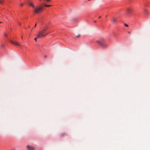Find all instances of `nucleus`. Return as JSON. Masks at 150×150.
Returning <instances> with one entry per match:
<instances>
[{
  "label": "nucleus",
  "instance_id": "20",
  "mask_svg": "<svg viewBox=\"0 0 150 150\" xmlns=\"http://www.w3.org/2000/svg\"><path fill=\"white\" fill-rule=\"evenodd\" d=\"M36 26V24H35V27Z\"/></svg>",
  "mask_w": 150,
  "mask_h": 150
},
{
  "label": "nucleus",
  "instance_id": "27",
  "mask_svg": "<svg viewBox=\"0 0 150 150\" xmlns=\"http://www.w3.org/2000/svg\"><path fill=\"white\" fill-rule=\"evenodd\" d=\"M89 1H90V0H88Z\"/></svg>",
  "mask_w": 150,
  "mask_h": 150
},
{
  "label": "nucleus",
  "instance_id": "5",
  "mask_svg": "<svg viewBox=\"0 0 150 150\" xmlns=\"http://www.w3.org/2000/svg\"><path fill=\"white\" fill-rule=\"evenodd\" d=\"M133 9L130 8H127L126 9V11L128 15H130L132 12Z\"/></svg>",
  "mask_w": 150,
  "mask_h": 150
},
{
  "label": "nucleus",
  "instance_id": "13",
  "mask_svg": "<svg viewBox=\"0 0 150 150\" xmlns=\"http://www.w3.org/2000/svg\"><path fill=\"white\" fill-rule=\"evenodd\" d=\"M124 25L126 27H128V25L127 24H126V23H124Z\"/></svg>",
  "mask_w": 150,
  "mask_h": 150
},
{
  "label": "nucleus",
  "instance_id": "11",
  "mask_svg": "<svg viewBox=\"0 0 150 150\" xmlns=\"http://www.w3.org/2000/svg\"><path fill=\"white\" fill-rule=\"evenodd\" d=\"M44 5L46 7H49L51 6V5H47L45 4H44Z\"/></svg>",
  "mask_w": 150,
  "mask_h": 150
},
{
  "label": "nucleus",
  "instance_id": "22",
  "mask_svg": "<svg viewBox=\"0 0 150 150\" xmlns=\"http://www.w3.org/2000/svg\"><path fill=\"white\" fill-rule=\"evenodd\" d=\"M128 33H129L130 34V32H128Z\"/></svg>",
  "mask_w": 150,
  "mask_h": 150
},
{
  "label": "nucleus",
  "instance_id": "12",
  "mask_svg": "<svg viewBox=\"0 0 150 150\" xmlns=\"http://www.w3.org/2000/svg\"><path fill=\"white\" fill-rule=\"evenodd\" d=\"M4 1V0H0V4H2Z\"/></svg>",
  "mask_w": 150,
  "mask_h": 150
},
{
  "label": "nucleus",
  "instance_id": "24",
  "mask_svg": "<svg viewBox=\"0 0 150 150\" xmlns=\"http://www.w3.org/2000/svg\"><path fill=\"white\" fill-rule=\"evenodd\" d=\"M21 38H22V39H23V37L22 36Z\"/></svg>",
  "mask_w": 150,
  "mask_h": 150
},
{
  "label": "nucleus",
  "instance_id": "14",
  "mask_svg": "<svg viewBox=\"0 0 150 150\" xmlns=\"http://www.w3.org/2000/svg\"><path fill=\"white\" fill-rule=\"evenodd\" d=\"M18 24L19 25H21V23L20 22H19V21H18Z\"/></svg>",
  "mask_w": 150,
  "mask_h": 150
},
{
  "label": "nucleus",
  "instance_id": "25",
  "mask_svg": "<svg viewBox=\"0 0 150 150\" xmlns=\"http://www.w3.org/2000/svg\"><path fill=\"white\" fill-rule=\"evenodd\" d=\"M94 22H96V21H94Z\"/></svg>",
  "mask_w": 150,
  "mask_h": 150
},
{
  "label": "nucleus",
  "instance_id": "4",
  "mask_svg": "<svg viewBox=\"0 0 150 150\" xmlns=\"http://www.w3.org/2000/svg\"><path fill=\"white\" fill-rule=\"evenodd\" d=\"M117 18L116 17H113L112 18L111 22L113 24H115L117 22Z\"/></svg>",
  "mask_w": 150,
  "mask_h": 150
},
{
  "label": "nucleus",
  "instance_id": "18",
  "mask_svg": "<svg viewBox=\"0 0 150 150\" xmlns=\"http://www.w3.org/2000/svg\"><path fill=\"white\" fill-rule=\"evenodd\" d=\"M5 36H6V37H7V34H6V33H5Z\"/></svg>",
  "mask_w": 150,
  "mask_h": 150
},
{
  "label": "nucleus",
  "instance_id": "6",
  "mask_svg": "<svg viewBox=\"0 0 150 150\" xmlns=\"http://www.w3.org/2000/svg\"><path fill=\"white\" fill-rule=\"evenodd\" d=\"M10 42L11 43L16 46H21L20 44L17 42H13L11 40H10Z\"/></svg>",
  "mask_w": 150,
  "mask_h": 150
},
{
  "label": "nucleus",
  "instance_id": "15",
  "mask_svg": "<svg viewBox=\"0 0 150 150\" xmlns=\"http://www.w3.org/2000/svg\"><path fill=\"white\" fill-rule=\"evenodd\" d=\"M23 4H20V6H23Z\"/></svg>",
  "mask_w": 150,
  "mask_h": 150
},
{
  "label": "nucleus",
  "instance_id": "7",
  "mask_svg": "<svg viewBox=\"0 0 150 150\" xmlns=\"http://www.w3.org/2000/svg\"><path fill=\"white\" fill-rule=\"evenodd\" d=\"M26 148L28 150H34V148L32 146L29 145L27 146Z\"/></svg>",
  "mask_w": 150,
  "mask_h": 150
},
{
  "label": "nucleus",
  "instance_id": "10",
  "mask_svg": "<svg viewBox=\"0 0 150 150\" xmlns=\"http://www.w3.org/2000/svg\"><path fill=\"white\" fill-rule=\"evenodd\" d=\"M66 135L65 133H63L61 134V136L62 137H63Z\"/></svg>",
  "mask_w": 150,
  "mask_h": 150
},
{
  "label": "nucleus",
  "instance_id": "19",
  "mask_svg": "<svg viewBox=\"0 0 150 150\" xmlns=\"http://www.w3.org/2000/svg\"><path fill=\"white\" fill-rule=\"evenodd\" d=\"M144 11L145 12H147V10L146 9H144Z\"/></svg>",
  "mask_w": 150,
  "mask_h": 150
},
{
  "label": "nucleus",
  "instance_id": "1",
  "mask_svg": "<svg viewBox=\"0 0 150 150\" xmlns=\"http://www.w3.org/2000/svg\"><path fill=\"white\" fill-rule=\"evenodd\" d=\"M96 42L103 48H106L108 46V44L105 43V40L103 38H100L99 40L97 41Z\"/></svg>",
  "mask_w": 150,
  "mask_h": 150
},
{
  "label": "nucleus",
  "instance_id": "17",
  "mask_svg": "<svg viewBox=\"0 0 150 150\" xmlns=\"http://www.w3.org/2000/svg\"><path fill=\"white\" fill-rule=\"evenodd\" d=\"M80 36V35H79L77 36H76V38H78Z\"/></svg>",
  "mask_w": 150,
  "mask_h": 150
},
{
  "label": "nucleus",
  "instance_id": "9",
  "mask_svg": "<svg viewBox=\"0 0 150 150\" xmlns=\"http://www.w3.org/2000/svg\"><path fill=\"white\" fill-rule=\"evenodd\" d=\"M38 34L36 36H37V37L36 38H35V39H34V40L36 41H37V38H38Z\"/></svg>",
  "mask_w": 150,
  "mask_h": 150
},
{
  "label": "nucleus",
  "instance_id": "3",
  "mask_svg": "<svg viewBox=\"0 0 150 150\" xmlns=\"http://www.w3.org/2000/svg\"><path fill=\"white\" fill-rule=\"evenodd\" d=\"M43 7L41 6H38L35 7L34 9V12L36 14L40 13L42 11Z\"/></svg>",
  "mask_w": 150,
  "mask_h": 150
},
{
  "label": "nucleus",
  "instance_id": "21",
  "mask_svg": "<svg viewBox=\"0 0 150 150\" xmlns=\"http://www.w3.org/2000/svg\"><path fill=\"white\" fill-rule=\"evenodd\" d=\"M101 16H100L99 17V18H101Z\"/></svg>",
  "mask_w": 150,
  "mask_h": 150
},
{
  "label": "nucleus",
  "instance_id": "2",
  "mask_svg": "<svg viewBox=\"0 0 150 150\" xmlns=\"http://www.w3.org/2000/svg\"><path fill=\"white\" fill-rule=\"evenodd\" d=\"M47 28V27H45L42 30L39 31L38 33V38H42L47 35L48 33L46 32V30Z\"/></svg>",
  "mask_w": 150,
  "mask_h": 150
},
{
  "label": "nucleus",
  "instance_id": "26",
  "mask_svg": "<svg viewBox=\"0 0 150 150\" xmlns=\"http://www.w3.org/2000/svg\"><path fill=\"white\" fill-rule=\"evenodd\" d=\"M46 57V56H45V57Z\"/></svg>",
  "mask_w": 150,
  "mask_h": 150
},
{
  "label": "nucleus",
  "instance_id": "16",
  "mask_svg": "<svg viewBox=\"0 0 150 150\" xmlns=\"http://www.w3.org/2000/svg\"><path fill=\"white\" fill-rule=\"evenodd\" d=\"M47 1V2H49L51 0H46Z\"/></svg>",
  "mask_w": 150,
  "mask_h": 150
},
{
  "label": "nucleus",
  "instance_id": "23",
  "mask_svg": "<svg viewBox=\"0 0 150 150\" xmlns=\"http://www.w3.org/2000/svg\"><path fill=\"white\" fill-rule=\"evenodd\" d=\"M2 23V22H0V23Z\"/></svg>",
  "mask_w": 150,
  "mask_h": 150
},
{
  "label": "nucleus",
  "instance_id": "8",
  "mask_svg": "<svg viewBox=\"0 0 150 150\" xmlns=\"http://www.w3.org/2000/svg\"><path fill=\"white\" fill-rule=\"evenodd\" d=\"M28 4L29 5H30L32 7L34 8H35V6L34 5V4L33 3H32L31 2H29Z\"/></svg>",
  "mask_w": 150,
  "mask_h": 150
}]
</instances>
